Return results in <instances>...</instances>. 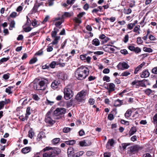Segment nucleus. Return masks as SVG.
Returning <instances> with one entry per match:
<instances>
[{"instance_id":"obj_1","label":"nucleus","mask_w":157,"mask_h":157,"mask_svg":"<svg viewBox=\"0 0 157 157\" xmlns=\"http://www.w3.org/2000/svg\"><path fill=\"white\" fill-rule=\"evenodd\" d=\"M89 69L85 67L81 66L75 71V78L78 80L85 79L89 74Z\"/></svg>"},{"instance_id":"obj_2","label":"nucleus","mask_w":157,"mask_h":157,"mask_svg":"<svg viewBox=\"0 0 157 157\" xmlns=\"http://www.w3.org/2000/svg\"><path fill=\"white\" fill-rule=\"evenodd\" d=\"M63 93L64 98L66 100L70 99L73 97L74 94L72 91V85L71 84L68 85L64 88Z\"/></svg>"},{"instance_id":"obj_3","label":"nucleus","mask_w":157,"mask_h":157,"mask_svg":"<svg viewBox=\"0 0 157 157\" xmlns=\"http://www.w3.org/2000/svg\"><path fill=\"white\" fill-rule=\"evenodd\" d=\"M66 112V109L64 108H58L54 111L53 118L55 119H58L61 118L62 115Z\"/></svg>"},{"instance_id":"obj_4","label":"nucleus","mask_w":157,"mask_h":157,"mask_svg":"<svg viewBox=\"0 0 157 157\" xmlns=\"http://www.w3.org/2000/svg\"><path fill=\"white\" fill-rule=\"evenodd\" d=\"M53 110V108L52 107L46 113L45 118V121L46 123L51 125H52L55 123V121L53 120L52 117V113Z\"/></svg>"},{"instance_id":"obj_5","label":"nucleus","mask_w":157,"mask_h":157,"mask_svg":"<svg viewBox=\"0 0 157 157\" xmlns=\"http://www.w3.org/2000/svg\"><path fill=\"white\" fill-rule=\"evenodd\" d=\"M140 148V146L137 145H136L133 146H131L128 149L127 154L129 156H131L133 155L136 153Z\"/></svg>"},{"instance_id":"obj_6","label":"nucleus","mask_w":157,"mask_h":157,"mask_svg":"<svg viewBox=\"0 0 157 157\" xmlns=\"http://www.w3.org/2000/svg\"><path fill=\"white\" fill-rule=\"evenodd\" d=\"M86 92L85 90H82L79 92L76 95L75 99L78 102H81L85 100V97L86 95Z\"/></svg>"},{"instance_id":"obj_7","label":"nucleus","mask_w":157,"mask_h":157,"mask_svg":"<svg viewBox=\"0 0 157 157\" xmlns=\"http://www.w3.org/2000/svg\"><path fill=\"white\" fill-rule=\"evenodd\" d=\"M49 150H51V151H49L48 152H51V154H56L58 155L61 152L60 150L58 148H52V147H47L43 149V151H44Z\"/></svg>"},{"instance_id":"obj_8","label":"nucleus","mask_w":157,"mask_h":157,"mask_svg":"<svg viewBox=\"0 0 157 157\" xmlns=\"http://www.w3.org/2000/svg\"><path fill=\"white\" fill-rule=\"evenodd\" d=\"M117 68L118 70H124L125 69H128L129 67V65L128 64L125 62L120 63L117 66Z\"/></svg>"},{"instance_id":"obj_9","label":"nucleus","mask_w":157,"mask_h":157,"mask_svg":"<svg viewBox=\"0 0 157 157\" xmlns=\"http://www.w3.org/2000/svg\"><path fill=\"white\" fill-rule=\"evenodd\" d=\"M48 81L46 79H43L39 81L38 83L41 88V90H44L47 86V83Z\"/></svg>"},{"instance_id":"obj_10","label":"nucleus","mask_w":157,"mask_h":157,"mask_svg":"<svg viewBox=\"0 0 157 157\" xmlns=\"http://www.w3.org/2000/svg\"><path fill=\"white\" fill-rule=\"evenodd\" d=\"M43 4V2L39 3L36 0V2L34 4V6L32 10V12L33 13H35L37 11L38 8L41 5Z\"/></svg>"},{"instance_id":"obj_11","label":"nucleus","mask_w":157,"mask_h":157,"mask_svg":"<svg viewBox=\"0 0 157 157\" xmlns=\"http://www.w3.org/2000/svg\"><path fill=\"white\" fill-rule=\"evenodd\" d=\"M80 59L82 60H85V62H87L88 63H89L91 59L90 56H87V54L85 55H82L80 56Z\"/></svg>"},{"instance_id":"obj_12","label":"nucleus","mask_w":157,"mask_h":157,"mask_svg":"<svg viewBox=\"0 0 157 157\" xmlns=\"http://www.w3.org/2000/svg\"><path fill=\"white\" fill-rule=\"evenodd\" d=\"M10 100L9 99H5L4 101H0V110L3 109L5 105L10 103Z\"/></svg>"},{"instance_id":"obj_13","label":"nucleus","mask_w":157,"mask_h":157,"mask_svg":"<svg viewBox=\"0 0 157 157\" xmlns=\"http://www.w3.org/2000/svg\"><path fill=\"white\" fill-rule=\"evenodd\" d=\"M108 87L106 88L108 90L109 93H110L115 90V85L113 83H111L108 84Z\"/></svg>"},{"instance_id":"obj_14","label":"nucleus","mask_w":157,"mask_h":157,"mask_svg":"<svg viewBox=\"0 0 157 157\" xmlns=\"http://www.w3.org/2000/svg\"><path fill=\"white\" fill-rule=\"evenodd\" d=\"M67 154L68 157H73L75 154L74 149L69 147L67 149Z\"/></svg>"},{"instance_id":"obj_15","label":"nucleus","mask_w":157,"mask_h":157,"mask_svg":"<svg viewBox=\"0 0 157 157\" xmlns=\"http://www.w3.org/2000/svg\"><path fill=\"white\" fill-rule=\"evenodd\" d=\"M59 78L62 80H66L67 78V75L64 72H61L59 73Z\"/></svg>"},{"instance_id":"obj_16","label":"nucleus","mask_w":157,"mask_h":157,"mask_svg":"<svg viewBox=\"0 0 157 157\" xmlns=\"http://www.w3.org/2000/svg\"><path fill=\"white\" fill-rule=\"evenodd\" d=\"M87 140H84L83 141H80L79 143L80 145L82 147L90 145L91 144V142L89 141V142H87Z\"/></svg>"},{"instance_id":"obj_17","label":"nucleus","mask_w":157,"mask_h":157,"mask_svg":"<svg viewBox=\"0 0 157 157\" xmlns=\"http://www.w3.org/2000/svg\"><path fill=\"white\" fill-rule=\"evenodd\" d=\"M150 75V73L148 70L143 71L140 75L141 78H145L148 77Z\"/></svg>"},{"instance_id":"obj_18","label":"nucleus","mask_w":157,"mask_h":157,"mask_svg":"<svg viewBox=\"0 0 157 157\" xmlns=\"http://www.w3.org/2000/svg\"><path fill=\"white\" fill-rule=\"evenodd\" d=\"M59 84V82L58 81L55 80L52 83L51 87L53 89L55 90L58 88Z\"/></svg>"},{"instance_id":"obj_19","label":"nucleus","mask_w":157,"mask_h":157,"mask_svg":"<svg viewBox=\"0 0 157 157\" xmlns=\"http://www.w3.org/2000/svg\"><path fill=\"white\" fill-rule=\"evenodd\" d=\"M73 13L72 12H65L62 15V18L64 19L67 17H70L73 15Z\"/></svg>"},{"instance_id":"obj_20","label":"nucleus","mask_w":157,"mask_h":157,"mask_svg":"<svg viewBox=\"0 0 157 157\" xmlns=\"http://www.w3.org/2000/svg\"><path fill=\"white\" fill-rule=\"evenodd\" d=\"M123 103V102L122 100H121L119 99H117L115 101L114 106L115 107L120 106Z\"/></svg>"},{"instance_id":"obj_21","label":"nucleus","mask_w":157,"mask_h":157,"mask_svg":"<svg viewBox=\"0 0 157 157\" xmlns=\"http://www.w3.org/2000/svg\"><path fill=\"white\" fill-rule=\"evenodd\" d=\"M31 147H27L22 148L21 151L24 154H26L29 152L31 151Z\"/></svg>"},{"instance_id":"obj_22","label":"nucleus","mask_w":157,"mask_h":157,"mask_svg":"<svg viewBox=\"0 0 157 157\" xmlns=\"http://www.w3.org/2000/svg\"><path fill=\"white\" fill-rule=\"evenodd\" d=\"M45 137V133L43 132H40L38 135L37 140L38 141H40L42 139Z\"/></svg>"},{"instance_id":"obj_23","label":"nucleus","mask_w":157,"mask_h":157,"mask_svg":"<svg viewBox=\"0 0 157 157\" xmlns=\"http://www.w3.org/2000/svg\"><path fill=\"white\" fill-rule=\"evenodd\" d=\"M13 86H8L6 89L5 92L9 95L12 94L13 92Z\"/></svg>"},{"instance_id":"obj_24","label":"nucleus","mask_w":157,"mask_h":157,"mask_svg":"<svg viewBox=\"0 0 157 157\" xmlns=\"http://www.w3.org/2000/svg\"><path fill=\"white\" fill-rule=\"evenodd\" d=\"M132 71L133 70L132 69H130L128 71H126L122 72L121 76H127L128 75H130L131 74L130 72H132Z\"/></svg>"},{"instance_id":"obj_25","label":"nucleus","mask_w":157,"mask_h":157,"mask_svg":"<svg viewBox=\"0 0 157 157\" xmlns=\"http://www.w3.org/2000/svg\"><path fill=\"white\" fill-rule=\"evenodd\" d=\"M92 44L95 46H98L100 45V42L98 39L95 38L92 41Z\"/></svg>"},{"instance_id":"obj_26","label":"nucleus","mask_w":157,"mask_h":157,"mask_svg":"<svg viewBox=\"0 0 157 157\" xmlns=\"http://www.w3.org/2000/svg\"><path fill=\"white\" fill-rule=\"evenodd\" d=\"M132 113V110L131 109H128L124 114V116L126 118L129 117L131 115Z\"/></svg>"},{"instance_id":"obj_27","label":"nucleus","mask_w":157,"mask_h":157,"mask_svg":"<svg viewBox=\"0 0 157 157\" xmlns=\"http://www.w3.org/2000/svg\"><path fill=\"white\" fill-rule=\"evenodd\" d=\"M43 157H56L55 154H51V152H47L43 155Z\"/></svg>"},{"instance_id":"obj_28","label":"nucleus","mask_w":157,"mask_h":157,"mask_svg":"<svg viewBox=\"0 0 157 157\" xmlns=\"http://www.w3.org/2000/svg\"><path fill=\"white\" fill-rule=\"evenodd\" d=\"M137 131V129L135 127H133L131 128L129 132V134L131 136L134 134Z\"/></svg>"},{"instance_id":"obj_29","label":"nucleus","mask_w":157,"mask_h":157,"mask_svg":"<svg viewBox=\"0 0 157 157\" xmlns=\"http://www.w3.org/2000/svg\"><path fill=\"white\" fill-rule=\"evenodd\" d=\"M33 87L35 90H41V88L38 82L33 83Z\"/></svg>"},{"instance_id":"obj_30","label":"nucleus","mask_w":157,"mask_h":157,"mask_svg":"<svg viewBox=\"0 0 157 157\" xmlns=\"http://www.w3.org/2000/svg\"><path fill=\"white\" fill-rule=\"evenodd\" d=\"M147 82V80L145 79H144L142 80H140L139 87L141 86L146 87V86L145 85V82Z\"/></svg>"},{"instance_id":"obj_31","label":"nucleus","mask_w":157,"mask_h":157,"mask_svg":"<svg viewBox=\"0 0 157 157\" xmlns=\"http://www.w3.org/2000/svg\"><path fill=\"white\" fill-rule=\"evenodd\" d=\"M76 141L74 140H71L65 141L64 143L67 145H73L75 144Z\"/></svg>"},{"instance_id":"obj_32","label":"nucleus","mask_w":157,"mask_h":157,"mask_svg":"<svg viewBox=\"0 0 157 157\" xmlns=\"http://www.w3.org/2000/svg\"><path fill=\"white\" fill-rule=\"evenodd\" d=\"M60 37V36H56L54 40L49 45H50L51 44L55 45L57 44L58 42V40L59 39Z\"/></svg>"},{"instance_id":"obj_33","label":"nucleus","mask_w":157,"mask_h":157,"mask_svg":"<svg viewBox=\"0 0 157 157\" xmlns=\"http://www.w3.org/2000/svg\"><path fill=\"white\" fill-rule=\"evenodd\" d=\"M139 82L140 80H135L132 82V85L133 86H135L136 88H138L139 86Z\"/></svg>"},{"instance_id":"obj_34","label":"nucleus","mask_w":157,"mask_h":157,"mask_svg":"<svg viewBox=\"0 0 157 157\" xmlns=\"http://www.w3.org/2000/svg\"><path fill=\"white\" fill-rule=\"evenodd\" d=\"M15 22L14 20L11 21L10 24L9 29L10 30H12L13 28L15 27Z\"/></svg>"},{"instance_id":"obj_35","label":"nucleus","mask_w":157,"mask_h":157,"mask_svg":"<svg viewBox=\"0 0 157 157\" xmlns=\"http://www.w3.org/2000/svg\"><path fill=\"white\" fill-rule=\"evenodd\" d=\"M140 26L139 25L135 26L133 29V31L134 32L137 33L138 34H140Z\"/></svg>"},{"instance_id":"obj_36","label":"nucleus","mask_w":157,"mask_h":157,"mask_svg":"<svg viewBox=\"0 0 157 157\" xmlns=\"http://www.w3.org/2000/svg\"><path fill=\"white\" fill-rule=\"evenodd\" d=\"M112 46L111 45H106L103 46V49L105 52H110V50H109V46Z\"/></svg>"},{"instance_id":"obj_37","label":"nucleus","mask_w":157,"mask_h":157,"mask_svg":"<svg viewBox=\"0 0 157 157\" xmlns=\"http://www.w3.org/2000/svg\"><path fill=\"white\" fill-rule=\"evenodd\" d=\"M29 137L31 139H32L34 135V133L32 128H31L29 131Z\"/></svg>"},{"instance_id":"obj_38","label":"nucleus","mask_w":157,"mask_h":157,"mask_svg":"<svg viewBox=\"0 0 157 157\" xmlns=\"http://www.w3.org/2000/svg\"><path fill=\"white\" fill-rule=\"evenodd\" d=\"M143 50L144 51L149 53L152 52L153 51L152 50L151 48L144 47Z\"/></svg>"},{"instance_id":"obj_39","label":"nucleus","mask_w":157,"mask_h":157,"mask_svg":"<svg viewBox=\"0 0 157 157\" xmlns=\"http://www.w3.org/2000/svg\"><path fill=\"white\" fill-rule=\"evenodd\" d=\"M60 141V139L59 138H56L52 140V143L54 144H56L59 143Z\"/></svg>"},{"instance_id":"obj_40","label":"nucleus","mask_w":157,"mask_h":157,"mask_svg":"<svg viewBox=\"0 0 157 157\" xmlns=\"http://www.w3.org/2000/svg\"><path fill=\"white\" fill-rule=\"evenodd\" d=\"M151 33V31H150V30L149 29H147V34L145 35L143 37L142 39L144 40H146L147 39V36L148 35L150 34V33Z\"/></svg>"},{"instance_id":"obj_41","label":"nucleus","mask_w":157,"mask_h":157,"mask_svg":"<svg viewBox=\"0 0 157 157\" xmlns=\"http://www.w3.org/2000/svg\"><path fill=\"white\" fill-rule=\"evenodd\" d=\"M58 31L56 30V28H55L54 29V31H52L51 32V36L52 37L55 38L56 36L57 33L59 30H57Z\"/></svg>"},{"instance_id":"obj_42","label":"nucleus","mask_w":157,"mask_h":157,"mask_svg":"<svg viewBox=\"0 0 157 157\" xmlns=\"http://www.w3.org/2000/svg\"><path fill=\"white\" fill-rule=\"evenodd\" d=\"M26 26L25 25L23 26V29L24 31L26 32H29L31 30L32 28L29 26L26 27Z\"/></svg>"},{"instance_id":"obj_43","label":"nucleus","mask_w":157,"mask_h":157,"mask_svg":"<svg viewBox=\"0 0 157 157\" xmlns=\"http://www.w3.org/2000/svg\"><path fill=\"white\" fill-rule=\"evenodd\" d=\"M143 91L145 93V94L147 95H149L151 94V93H152V90L149 88L146 89L145 90H143Z\"/></svg>"},{"instance_id":"obj_44","label":"nucleus","mask_w":157,"mask_h":157,"mask_svg":"<svg viewBox=\"0 0 157 157\" xmlns=\"http://www.w3.org/2000/svg\"><path fill=\"white\" fill-rule=\"evenodd\" d=\"M29 117L26 116L25 115V116H21L19 117V119L22 121H24L25 120H27Z\"/></svg>"},{"instance_id":"obj_45","label":"nucleus","mask_w":157,"mask_h":157,"mask_svg":"<svg viewBox=\"0 0 157 157\" xmlns=\"http://www.w3.org/2000/svg\"><path fill=\"white\" fill-rule=\"evenodd\" d=\"M9 59V57H8L7 58L4 57L1 59L0 60V64H2L4 62H6Z\"/></svg>"},{"instance_id":"obj_46","label":"nucleus","mask_w":157,"mask_h":157,"mask_svg":"<svg viewBox=\"0 0 157 157\" xmlns=\"http://www.w3.org/2000/svg\"><path fill=\"white\" fill-rule=\"evenodd\" d=\"M49 63H47L44 65H43L42 67V68L43 69L45 70L47 69L49 70L50 68Z\"/></svg>"},{"instance_id":"obj_47","label":"nucleus","mask_w":157,"mask_h":157,"mask_svg":"<svg viewBox=\"0 0 157 157\" xmlns=\"http://www.w3.org/2000/svg\"><path fill=\"white\" fill-rule=\"evenodd\" d=\"M27 21L26 24L24 25L27 26H29L31 24V21L28 16H26Z\"/></svg>"},{"instance_id":"obj_48","label":"nucleus","mask_w":157,"mask_h":157,"mask_svg":"<svg viewBox=\"0 0 157 157\" xmlns=\"http://www.w3.org/2000/svg\"><path fill=\"white\" fill-rule=\"evenodd\" d=\"M74 21L77 23L80 24L82 22L81 19L78 17H75L74 19Z\"/></svg>"},{"instance_id":"obj_49","label":"nucleus","mask_w":157,"mask_h":157,"mask_svg":"<svg viewBox=\"0 0 157 157\" xmlns=\"http://www.w3.org/2000/svg\"><path fill=\"white\" fill-rule=\"evenodd\" d=\"M56 65V62L52 61L50 63H49L50 67L51 68H54L55 67Z\"/></svg>"},{"instance_id":"obj_50","label":"nucleus","mask_w":157,"mask_h":157,"mask_svg":"<svg viewBox=\"0 0 157 157\" xmlns=\"http://www.w3.org/2000/svg\"><path fill=\"white\" fill-rule=\"evenodd\" d=\"M134 26L132 24V23H129L127 25V30L129 29L131 30L132 29Z\"/></svg>"},{"instance_id":"obj_51","label":"nucleus","mask_w":157,"mask_h":157,"mask_svg":"<svg viewBox=\"0 0 157 157\" xmlns=\"http://www.w3.org/2000/svg\"><path fill=\"white\" fill-rule=\"evenodd\" d=\"M10 74L9 73L4 74L2 77L5 80H7L10 77Z\"/></svg>"},{"instance_id":"obj_52","label":"nucleus","mask_w":157,"mask_h":157,"mask_svg":"<svg viewBox=\"0 0 157 157\" xmlns=\"http://www.w3.org/2000/svg\"><path fill=\"white\" fill-rule=\"evenodd\" d=\"M30 109L31 108L30 107H27V108L26 113L25 115L29 117V115L31 113Z\"/></svg>"},{"instance_id":"obj_53","label":"nucleus","mask_w":157,"mask_h":157,"mask_svg":"<svg viewBox=\"0 0 157 157\" xmlns=\"http://www.w3.org/2000/svg\"><path fill=\"white\" fill-rule=\"evenodd\" d=\"M93 36V33L91 32H89V33L88 34H86L85 36V38L88 39L90 37H92Z\"/></svg>"},{"instance_id":"obj_54","label":"nucleus","mask_w":157,"mask_h":157,"mask_svg":"<svg viewBox=\"0 0 157 157\" xmlns=\"http://www.w3.org/2000/svg\"><path fill=\"white\" fill-rule=\"evenodd\" d=\"M141 50L140 48L138 47H135V49L133 52H134L136 54H138L140 52Z\"/></svg>"},{"instance_id":"obj_55","label":"nucleus","mask_w":157,"mask_h":157,"mask_svg":"<svg viewBox=\"0 0 157 157\" xmlns=\"http://www.w3.org/2000/svg\"><path fill=\"white\" fill-rule=\"evenodd\" d=\"M71 129L68 127H65L64 128L63 130V132L64 133H68L69 132Z\"/></svg>"},{"instance_id":"obj_56","label":"nucleus","mask_w":157,"mask_h":157,"mask_svg":"<svg viewBox=\"0 0 157 157\" xmlns=\"http://www.w3.org/2000/svg\"><path fill=\"white\" fill-rule=\"evenodd\" d=\"M122 146V148L123 150H124L126 149L127 147L130 145V143H122L121 144Z\"/></svg>"},{"instance_id":"obj_57","label":"nucleus","mask_w":157,"mask_h":157,"mask_svg":"<svg viewBox=\"0 0 157 157\" xmlns=\"http://www.w3.org/2000/svg\"><path fill=\"white\" fill-rule=\"evenodd\" d=\"M120 52L124 55H126L128 54V52L126 49H122L120 50Z\"/></svg>"},{"instance_id":"obj_58","label":"nucleus","mask_w":157,"mask_h":157,"mask_svg":"<svg viewBox=\"0 0 157 157\" xmlns=\"http://www.w3.org/2000/svg\"><path fill=\"white\" fill-rule=\"evenodd\" d=\"M129 36L128 34H126L125 36L123 41L124 43H126L128 40Z\"/></svg>"},{"instance_id":"obj_59","label":"nucleus","mask_w":157,"mask_h":157,"mask_svg":"<svg viewBox=\"0 0 157 157\" xmlns=\"http://www.w3.org/2000/svg\"><path fill=\"white\" fill-rule=\"evenodd\" d=\"M33 98V99L36 101H38L40 99V98L38 95L36 94H32Z\"/></svg>"},{"instance_id":"obj_60","label":"nucleus","mask_w":157,"mask_h":157,"mask_svg":"<svg viewBox=\"0 0 157 157\" xmlns=\"http://www.w3.org/2000/svg\"><path fill=\"white\" fill-rule=\"evenodd\" d=\"M103 80L104 81H106L107 82H109L110 81L109 77L106 75L103 77Z\"/></svg>"},{"instance_id":"obj_61","label":"nucleus","mask_w":157,"mask_h":157,"mask_svg":"<svg viewBox=\"0 0 157 157\" xmlns=\"http://www.w3.org/2000/svg\"><path fill=\"white\" fill-rule=\"evenodd\" d=\"M148 38L150 40L152 41L155 40H156V37L151 34L149 35Z\"/></svg>"},{"instance_id":"obj_62","label":"nucleus","mask_w":157,"mask_h":157,"mask_svg":"<svg viewBox=\"0 0 157 157\" xmlns=\"http://www.w3.org/2000/svg\"><path fill=\"white\" fill-rule=\"evenodd\" d=\"M137 43L139 44H141L143 43V41L140 37H138L137 39Z\"/></svg>"},{"instance_id":"obj_63","label":"nucleus","mask_w":157,"mask_h":157,"mask_svg":"<svg viewBox=\"0 0 157 157\" xmlns=\"http://www.w3.org/2000/svg\"><path fill=\"white\" fill-rule=\"evenodd\" d=\"M37 61V59L36 58H34L31 59L29 62V63L30 64H32L35 63Z\"/></svg>"},{"instance_id":"obj_64","label":"nucleus","mask_w":157,"mask_h":157,"mask_svg":"<svg viewBox=\"0 0 157 157\" xmlns=\"http://www.w3.org/2000/svg\"><path fill=\"white\" fill-rule=\"evenodd\" d=\"M153 122L154 124L157 123V114H156L153 117Z\"/></svg>"}]
</instances>
